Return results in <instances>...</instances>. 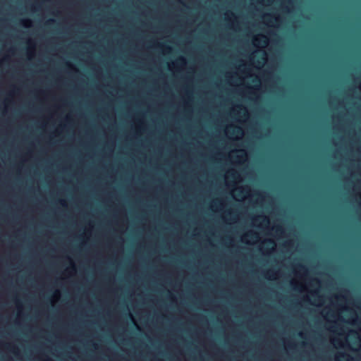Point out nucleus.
<instances>
[{"label": "nucleus", "mask_w": 361, "mask_h": 361, "mask_svg": "<svg viewBox=\"0 0 361 361\" xmlns=\"http://www.w3.org/2000/svg\"><path fill=\"white\" fill-rule=\"evenodd\" d=\"M23 25L25 27H29L31 25V21L30 20H25L22 21Z\"/></svg>", "instance_id": "1"}, {"label": "nucleus", "mask_w": 361, "mask_h": 361, "mask_svg": "<svg viewBox=\"0 0 361 361\" xmlns=\"http://www.w3.org/2000/svg\"><path fill=\"white\" fill-rule=\"evenodd\" d=\"M177 63L183 65L185 63V59L183 57H180L177 60Z\"/></svg>", "instance_id": "2"}, {"label": "nucleus", "mask_w": 361, "mask_h": 361, "mask_svg": "<svg viewBox=\"0 0 361 361\" xmlns=\"http://www.w3.org/2000/svg\"><path fill=\"white\" fill-rule=\"evenodd\" d=\"M247 235L251 238H258L257 234L256 233H253V232L248 233Z\"/></svg>", "instance_id": "3"}, {"label": "nucleus", "mask_w": 361, "mask_h": 361, "mask_svg": "<svg viewBox=\"0 0 361 361\" xmlns=\"http://www.w3.org/2000/svg\"><path fill=\"white\" fill-rule=\"evenodd\" d=\"M339 357L341 358V359H345V358H348L349 357V355H347V354H345V353H341L339 355Z\"/></svg>", "instance_id": "4"}, {"label": "nucleus", "mask_w": 361, "mask_h": 361, "mask_svg": "<svg viewBox=\"0 0 361 361\" xmlns=\"http://www.w3.org/2000/svg\"><path fill=\"white\" fill-rule=\"evenodd\" d=\"M275 231H276V232H277V233H278V232H281H281L283 231L282 228H281V226H276V227L275 228Z\"/></svg>", "instance_id": "5"}, {"label": "nucleus", "mask_w": 361, "mask_h": 361, "mask_svg": "<svg viewBox=\"0 0 361 361\" xmlns=\"http://www.w3.org/2000/svg\"><path fill=\"white\" fill-rule=\"evenodd\" d=\"M266 243H267V244H269V245H275V243H274V241H273V240H267Z\"/></svg>", "instance_id": "6"}, {"label": "nucleus", "mask_w": 361, "mask_h": 361, "mask_svg": "<svg viewBox=\"0 0 361 361\" xmlns=\"http://www.w3.org/2000/svg\"><path fill=\"white\" fill-rule=\"evenodd\" d=\"M237 129H238V130H237L236 133H237L238 134H241V135H242V134H243V130H242V129H241L240 128H239V127H237Z\"/></svg>", "instance_id": "7"}, {"label": "nucleus", "mask_w": 361, "mask_h": 361, "mask_svg": "<svg viewBox=\"0 0 361 361\" xmlns=\"http://www.w3.org/2000/svg\"><path fill=\"white\" fill-rule=\"evenodd\" d=\"M299 267H300V269H302V270H303L305 271H307V268L305 266L302 265V264H300Z\"/></svg>", "instance_id": "8"}, {"label": "nucleus", "mask_w": 361, "mask_h": 361, "mask_svg": "<svg viewBox=\"0 0 361 361\" xmlns=\"http://www.w3.org/2000/svg\"><path fill=\"white\" fill-rule=\"evenodd\" d=\"M263 221H264L267 224H268L269 223V219L266 216H263Z\"/></svg>", "instance_id": "9"}, {"label": "nucleus", "mask_w": 361, "mask_h": 361, "mask_svg": "<svg viewBox=\"0 0 361 361\" xmlns=\"http://www.w3.org/2000/svg\"><path fill=\"white\" fill-rule=\"evenodd\" d=\"M54 20L53 19H49V20L47 21V24L49 25V24L52 23H54Z\"/></svg>", "instance_id": "10"}, {"label": "nucleus", "mask_w": 361, "mask_h": 361, "mask_svg": "<svg viewBox=\"0 0 361 361\" xmlns=\"http://www.w3.org/2000/svg\"><path fill=\"white\" fill-rule=\"evenodd\" d=\"M164 48H165V49H166V50H167V51H171V47H169V46H165V47H164Z\"/></svg>", "instance_id": "11"}, {"label": "nucleus", "mask_w": 361, "mask_h": 361, "mask_svg": "<svg viewBox=\"0 0 361 361\" xmlns=\"http://www.w3.org/2000/svg\"><path fill=\"white\" fill-rule=\"evenodd\" d=\"M67 66H68V67H70V68H73V66H72L71 64L68 63H67Z\"/></svg>", "instance_id": "12"}, {"label": "nucleus", "mask_w": 361, "mask_h": 361, "mask_svg": "<svg viewBox=\"0 0 361 361\" xmlns=\"http://www.w3.org/2000/svg\"><path fill=\"white\" fill-rule=\"evenodd\" d=\"M238 107H239L240 109H243H243H245V111H246L245 108V107H243V106H241V105H240V106H238Z\"/></svg>", "instance_id": "13"}, {"label": "nucleus", "mask_w": 361, "mask_h": 361, "mask_svg": "<svg viewBox=\"0 0 361 361\" xmlns=\"http://www.w3.org/2000/svg\"><path fill=\"white\" fill-rule=\"evenodd\" d=\"M231 174V176H232L233 177H235V173H234V172H233V171H232Z\"/></svg>", "instance_id": "14"}, {"label": "nucleus", "mask_w": 361, "mask_h": 361, "mask_svg": "<svg viewBox=\"0 0 361 361\" xmlns=\"http://www.w3.org/2000/svg\"><path fill=\"white\" fill-rule=\"evenodd\" d=\"M60 203L62 204V205H65L64 204V202L63 201H60Z\"/></svg>", "instance_id": "15"}, {"label": "nucleus", "mask_w": 361, "mask_h": 361, "mask_svg": "<svg viewBox=\"0 0 361 361\" xmlns=\"http://www.w3.org/2000/svg\"><path fill=\"white\" fill-rule=\"evenodd\" d=\"M267 17H271V16L270 14H267L266 15Z\"/></svg>", "instance_id": "16"}, {"label": "nucleus", "mask_w": 361, "mask_h": 361, "mask_svg": "<svg viewBox=\"0 0 361 361\" xmlns=\"http://www.w3.org/2000/svg\"><path fill=\"white\" fill-rule=\"evenodd\" d=\"M294 289L298 290V287H297V286H295V287H294Z\"/></svg>", "instance_id": "17"}, {"label": "nucleus", "mask_w": 361, "mask_h": 361, "mask_svg": "<svg viewBox=\"0 0 361 361\" xmlns=\"http://www.w3.org/2000/svg\"><path fill=\"white\" fill-rule=\"evenodd\" d=\"M360 197H361V195H360Z\"/></svg>", "instance_id": "18"}]
</instances>
